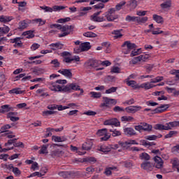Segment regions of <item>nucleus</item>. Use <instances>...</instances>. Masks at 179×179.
I'll return each instance as SVG.
<instances>
[{
    "instance_id": "nucleus-4",
    "label": "nucleus",
    "mask_w": 179,
    "mask_h": 179,
    "mask_svg": "<svg viewBox=\"0 0 179 179\" xmlns=\"http://www.w3.org/2000/svg\"><path fill=\"white\" fill-rule=\"evenodd\" d=\"M122 47L123 54H129L134 48H136V45L131 43V41H125L122 45Z\"/></svg>"
},
{
    "instance_id": "nucleus-40",
    "label": "nucleus",
    "mask_w": 179,
    "mask_h": 179,
    "mask_svg": "<svg viewBox=\"0 0 179 179\" xmlns=\"http://www.w3.org/2000/svg\"><path fill=\"white\" fill-rule=\"evenodd\" d=\"M48 144L46 145H43L41 146V150L39 151L40 155H45V153H48V150L47 149H48Z\"/></svg>"
},
{
    "instance_id": "nucleus-27",
    "label": "nucleus",
    "mask_w": 179,
    "mask_h": 179,
    "mask_svg": "<svg viewBox=\"0 0 179 179\" xmlns=\"http://www.w3.org/2000/svg\"><path fill=\"white\" fill-rule=\"evenodd\" d=\"M155 85L153 84H151L149 82H147L145 83H143L140 85V89H145V90H149V89H152V87H155Z\"/></svg>"
},
{
    "instance_id": "nucleus-38",
    "label": "nucleus",
    "mask_w": 179,
    "mask_h": 179,
    "mask_svg": "<svg viewBox=\"0 0 179 179\" xmlns=\"http://www.w3.org/2000/svg\"><path fill=\"white\" fill-rule=\"evenodd\" d=\"M113 170H117V167L110 166V167L106 168L104 174H106V176H111V174H113V172H112Z\"/></svg>"
},
{
    "instance_id": "nucleus-45",
    "label": "nucleus",
    "mask_w": 179,
    "mask_h": 179,
    "mask_svg": "<svg viewBox=\"0 0 179 179\" xmlns=\"http://www.w3.org/2000/svg\"><path fill=\"white\" fill-rule=\"evenodd\" d=\"M57 112L54 110H45L42 112L43 117H48V115H52Z\"/></svg>"
},
{
    "instance_id": "nucleus-1",
    "label": "nucleus",
    "mask_w": 179,
    "mask_h": 179,
    "mask_svg": "<svg viewBox=\"0 0 179 179\" xmlns=\"http://www.w3.org/2000/svg\"><path fill=\"white\" fill-rule=\"evenodd\" d=\"M117 104V101L114 99H110L108 97H103L102 100V103L100 104V108L102 110H108L113 106H115Z\"/></svg>"
},
{
    "instance_id": "nucleus-46",
    "label": "nucleus",
    "mask_w": 179,
    "mask_h": 179,
    "mask_svg": "<svg viewBox=\"0 0 179 179\" xmlns=\"http://www.w3.org/2000/svg\"><path fill=\"white\" fill-rule=\"evenodd\" d=\"M108 130L107 129H102L97 131L96 134L98 136H104L106 134H107Z\"/></svg>"
},
{
    "instance_id": "nucleus-10",
    "label": "nucleus",
    "mask_w": 179,
    "mask_h": 179,
    "mask_svg": "<svg viewBox=\"0 0 179 179\" xmlns=\"http://www.w3.org/2000/svg\"><path fill=\"white\" fill-rule=\"evenodd\" d=\"M103 125H114L115 127H120V122L117 118L109 119L103 122Z\"/></svg>"
},
{
    "instance_id": "nucleus-5",
    "label": "nucleus",
    "mask_w": 179,
    "mask_h": 179,
    "mask_svg": "<svg viewBox=\"0 0 179 179\" xmlns=\"http://www.w3.org/2000/svg\"><path fill=\"white\" fill-rule=\"evenodd\" d=\"M64 92H68L69 93H71L72 90H80V93H83V89H80V86H79L76 83H69L65 87H64L63 89Z\"/></svg>"
},
{
    "instance_id": "nucleus-19",
    "label": "nucleus",
    "mask_w": 179,
    "mask_h": 179,
    "mask_svg": "<svg viewBox=\"0 0 179 179\" xmlns=\"http://www.w3.org/2000/svg\"><path fill=\"white\" fill-rule=\"evenodd\" d=\"M59 73H61L64 76H66V78H69V79H71L73 75L72 72L69 69H62L58 71Z\"/></svg>"
},
{
    "instance_id": "nucleus-44",
    "label": "nucleus",
    "mask_w": 179,
    "mask_h": 179,
    "mask_svg": "<svg viewBox=\"0 0 179 179\" xmlns=\"http://www.w3.org/2000/svg\"><path fill=\"white\" fill-rule=\"evenodd\" d=\"M125 20L126 22H138V17L127 15Z\"/></svg>"
},
{
    "instance_id": "nucleus-28",
    "label": "nucleus",
    "mask_w": 179,
    "mask_h": 179,
    "mask_svg": "<svg viewBox=\"0 0 179 179\" xmlns=\"http://www.w3.org/2000/svg\"><path fill=\"white\" fill-rule=\"evenodd\" d=\"M12 128V126L10 124H4L3 125L0 129V134H8V132H10V131L8 129H10Z\"/></svg>"
},
{
    "instance_id": "nucleus-9",
    "label": "nucleus",
    "mask_w": 179,
    "mask_h": 179,
    "mask_svg": "<svg viewBox=\"0 0 179 179\" xmlns=\"http://www.w3.org/2000/svg\"><path fill=\"white\" fill-rule=\"evenodd\" d=\"M49 89L52 92H64V86H61L57 83H53L49 85Z\"/></svg>"
},
{
    "instance_id": "nucleus-20",
    "label": "nucleus",
    "mask_w": 179,
    "mask_h": 179,
    "mask_svg": "<svg viewBox=\"0 0 179 179\" xmlns=\"http://www.w3.org/2000/svg\"><path fill=\"white\" fill-rule=\"evenodd\" d=\"M92 146H93V141L88 140L83 144L82 148L83 150H90Z\"/></svg>"
},
{
    "instance_id": "nucleus-8",
    "label": "nucleus",
    "mask_w": 179,
    "mask_h": 179,
    "mask_svg": "<svg viewBox=\"0 0 179 179\" xmlns=\"http://www.w3.org/2000/svg\"><path fill=\"white\" fill-rule=\"evenodd\" d=\"M15 107L10 105H3L1 106L0 114H5V113H10V111H15Z\"/></svg>"
},
{
    "instance_id": "nucleus-61",
    "label": "nucleus",
    "mask_w": 179,
    "mask_h": 179,
    "mask_svg": "<svg viewBox=\"0 0 179 179\" xmlns=\"http://www.w3.org/2000/svg\"><path fill=\"white\" fill-rule=\"evenodd\" d=\"M6 135H7V138L8 139H12L16 137V135L13 133V131H8V133H6Z\"/></svg>"
},
{
    "instance_id": "nucleus-15",
    "label": "nucleus",
    "mask_w": 179,
    "mask_h": 179,
    "mask_svg": "<svg viewBox=\"0 0 179 179\" xmlns=\"http://www.w3.org/2000/svg\"><path fill=\"white\" fill-rule=\"evenodd\" d=\"M142 110V106H129L125 108V111L127 113H136V111H139Z\"/></svg>"
},
{
    "instance_id": "nucleus-25",
    "label": "nucleus",
    "mask_w": 179,
    "mask_h": 179,
    "mask_svg": "<svg viewBox=\"0 0 179 179\" xmlns=\"http://www.w3.org/2000/svg\"><path fill=\"white\" fill-rule=\"evenodd\" d=\"M126 83L128 86H131L133 89H140L141 85L136 84L135 80H126Z\"/></svg>"
},
{
    "instance_id": "nucleus-47",
    "label": "nucleus",
    "mask_w": 179,
    "mask_h": 179,
    "mask_svg": "<svg viewBox=\"0 0 179 179\" xmlns=\"http://www.w3.org/2000/svg\"><path fill=\"white\" fill-rule=\"evenodd\" d=\"M127 4V1H122L120 3H119L118 4H117L115 6V10H121V9H122V6H124V5Z\"/></svg>"
},
{
    "instance_id": "nucleus-11",
    "label": "nucleus",
    "mask_w": 179,
    "mask_h": 179,
    "mask_svg": "<svg viewBox=\"0 0 179 179\" xmlns=\"http://www.w3.org/2000/svg\"><path fill=\"white\" fill-rule=\"evenodd\" d=\"M100 64H101V61L100 60L90 59L88 62H87L86 65L90 68L94 69V68H97V66H100Z\"/></svg>"
},
{
    "instance_id": "nucleus-36",
    "label": "nucleus",
    "mask_w": 179,
    "mask_h": 179,
    "mask_svg": "<svg viewBox=\"0 0 179 179\" xmlns=\"http://www.w3.org/2000/svg\"><path fill=\"white\" fill-rule=\"evenodd\" d=\"M141 125H143V131H145L146 132H150V131H152V128H153L151 124L146 122L141 123Z\"/></svg>"
},
{
    "instance_id": "nucleus-26",
    "label": "nucleus",
    "mask_w": 179,
    "mask_h": 179,
    "mask_svg": "<svg viewBox=\"0 0 179 179\" xmlns=\"http://www.w3.org/2000/svg\"><path fill=\"white\" fill-rule=\"evenodd\" d=\"M13 20V17L6 16V15H1L0 16V22L1 23H8L10 22V20Z\"/></svg>"
},
{
    "instance_id": "nucleus-37",
    "label": "nucleus",
    "mask_w": 179,
    "mask_h": 179,
    "mask_svg": "<svg viewBox=\"0 0 179 179\" xmlns=\"http://www.w3.org/2000/svg\"><path fill=\"white\" fill-rule=\"evenodd\" d=\"M127 6H129L130 9H135L138 6V1L136 0H130L127 4Z\"/></svg>"
},
{
    "instance_id": "nucleus-48",
    "label": "nucleus",
    "mask_w": 179,
    "mask_h": 179,
    "mask_svg": "<svg viewBox=\"0 0 179 179\" xmlns=\"http://www.w3.org/2000/svg\"><path fill=\"white\" fill-rule=\"evenodd\" d=\"M83 36H84V37H89V38L97 37V34H96L92 31L85 32L83 34Z\"/></svg>"
},
{
    "instance_id": "nucleus-54",
    "label": "nucleus",
    "mask_w": 179,
    "mask_h": 179,
    "mask_svg": "<svg viewBox=\"0 0 179 179\" xmlns=\"http://www.w3.org/2000/svg\"><path fill=\"white\" fill-rule=\"evenodd\" d=\"M52 9L55 12H59V10H63V9H65V6H54L52 7Z\"/></svg>"
},
{
    "instance_id": "nucleus-32",
    "label": "nucleus",
    "mask_w": 179,
    "mask_h": 179,
    "mask_svg": "<svg viewBox=\"0 0 179 179\" xmlns=\"http://www.w3.org/2000/svg\"><path fill=\"white\" fill-rule=\"evenodd\" d=\"M80 48L83 52V51H89L90 50V48H92V46H90V43L85 42V43L80 44Z\"/></svg>"
},
{
    "instance_id": "nucleus-49",
    "label": "nucleus",
    "mask_w": 179,
    "mask_h": 179,
    "mask_svg": "<svg viewBox=\"0 0 179 179\" xmlns=\"http://www.w3.org/2000/svg\"><path fill=\"white\" fill-rule=\"evenodd\" d=\"M51 65H53L54 68H59L61 63L59 62L58 59H55L50 62Z\"/></svg>"
},
{
    "instance_id": "nucleus-41",
    "label": "nucleus",
    "mask_w": 179,
    "mask_h": 179,
    "mask_svg": "<svg viewBox=\"0 0 179 179\" xmlns=\"http://www.w3.org/2000/svg\"><path fill=\"white\" fill-rule=\"evenodd\" d=\"M152 34L154 35H156V34H164V36H169L170 35V32H169V31L164 32L163 31H161L160 29H157V30H156V31H152Z\"/></svg>"
},
{
    "instance_id": "nucleus-60",
    "label": "nucleus",
    "mask_w": 179,
    "mask_h": 179,
    "mask_svg": "<svg viewBox=\"0 0 179 179\" xmlns=\"http://www.w3.org/2000/svg\"><path fill=\"white\" fill-rule=\"evenodd\" d=\"M17 112L10 111L9 113H7L6 117L7 118H10L12 117H17Z\"/></svg>"
},
{
    "instance_id": "nucleus-13",
    "label": "nucleus",
    "mask_w": 179,
    "mask_h": 179,
    "mask_svg": "<svg viewBox=\"0 0 179 179\" xmlns=\"http://www.w3.org/2000/svg\"><path fill=\"white\" fill-rule=\"evenodd\" d=\"M154 161L155 166L156 167V169H163V164H164V162H163L162 157L156 156L154 157Z\"/></svg>"
},
{
    "instance_id": "nucleus-34",
    "label": "nucleus",
    "mask_w": 179,
    "mask_h": 179,
    "mask_svg": "<svg viewBox=\"0 0 179 179\" xmlns=\"http://www.w3.org/2000/svg\"><path fill=\"white\" fill-rule=\"evenodd\" d=\"M83 162L85 163H90V164H94L97 162V159L94 157H87L83 159Z\"/></svg>"
},
{
    "instance_id": "nucleus-2",
    "label": "nucleus",
    "mask_w": 179,
    "mask_h": 179,
    "mask_svg": "<svg viewBox=\"0 0 179 179\" xmlns=\"http://www.w3.org/2000/svg\"><path fill=\"white\" fill-rule=\"evenodd\" d=\"M106 21L107 22H114L118 19V15L115 14V8H109L104 14Z\"/></svg>"
},
{
    "instance_id": "nucleus-6",
    "label": "nucleus",
    "mask_w": 179,
    "mask_h": 179,
    "mask_svg": "<svg viewBox=\"0 0 179 179\" xmlns=\"http://www.w3.org/2000/svg\"><path fill=\"white\" fill-rule=\"evenodd\" d=\"M101 10L94 13L93 15L90 16V20L92 22H96L98 23H101L103 22H106V17L104 14L102 16H100L101 13Z\"/></svg>"
},
{
    "instance_id": "nucleus-17",
    "label": "nucleus",
    "mask_w": 179,
    "mask_h": 179,
    "mask_svg": "<svg viewBox=\"0 0 179 179\" xmlns=\"http://www.w3.org/2000/svg\"><path fill=\"white\" fill-rule=\"evenodd\" d=\"M47 171H48V169L44 168L43 169L41 170V172H34L31 173L29 176V178H30L31 177H43V176H45Z\"/></svg>"
},
{
    "instance_id": "nucleus-52",
    "label": "nucleus",
    "mask_w": 179,
    "mask_h": 179,
    "mask_svg": "<svg viewBox=\"0 0 179 179\" xmlns=\"http://www.w3.org/2000/svg\"><path fill=\"white\" fill-rule=\"evenodd\" d=\"M148 17H137V23H146Z\"/></svg>"
},
{
    "instance_id": "nucleus-59",
    "label": "nucleus",
    "mask_w": 179,
    "mask_h": 179,
    "mask_svg": "<svg viewBox=\"0 0 179 179\" xmlns=\"http://www.w3.org/2000/svg\"><path fill=\"white\" fill-rule=\"evenodd\" d=\"M145 139H146L147 141H156V139H157V136L156 135L147 136L145 137Z\"/></svg>"
},
{
    "instance_id": "nucleus-3",
    "label": "nucleus",
    "mask_w": 179,
    "mask_h": 179,
    "mask_svg": "<svg viewBox=\"0 0 179 179\" xmlns=\"http://www.w3.org/2000/svg\"><path fill=\"white\" fill-rule=\"evenodd\" d=\"M51 29H57L58 30H62V31L68 32L69 34H71V32L75 27L73 25H61L59 24H53L50 25Z\"/></svg>"
},
{
    "instance_id": "nucleus-22",
    "label": "nucleus",
    "mask_w": 179,
    "mask_h": 179,
    "mask_svg": "<svg viewBox=\"0 0 179 179\" xmlns=\"http://www.w3.org/2000/svg\"><path fill=\"white\" fill-rule=\"evenodd\" d=\"M163 3L160 4L162 9H169L171 8V0H162Z\"/></svg>"
},
{
    "instance_id": "nucleus-42",
    "label": "nucleus",
    "mask_w": 179,
    "mask_h": 179,
    "mask_svg": "<svg viewBox=\"0 0 179 179\" xmlns=\"http://www.w3.org/2000/svg\"><path fill=\"white\" fill-rule=\"evenodd\" d=\"M139 157L141 160H146V161L150 160V156L146 152H143L140 154Z\"/></svg>"
},
{
    "instance_id": "nucleus-21",
    "label": "nucleus",
    "mask_w": 179,
    "mask_h": 179,
    "mask_svg": "<svg viewBox=\"0 0 179 179\" xmlns=\"http://www.w3.org/2000/svg\"><path fill=\"white\" fill-rule=\"evenodd\" d=\"M141 168L143 170H147L148 171H152L153 169V164L149 162H143L141 164Z\"/></svg>"
},
{
    "instance_id": "nucleus-18",
    "label": "nucleus",
    "mask_w": 179,
    "mask_h": 179,
    "mask_svg": "<svg viewBox=\"0 0 179 179\" xmlns=\"http://www.w3.org/2000/svg\"><path fill=\"white\" fill-rule=\"evenodd\" d=\"M166 124V131H170L176 127H179V121L169 122Z\"/></svg>"
},
{
    "instance_id": "nucleus-53",
    "label": "nucleus",
    "mask_w": 179,
    "mask_h": 179,
    "mask_svg": "<svg viewBox=\"0 0 179 179\" xmlns=\"http://www.w3.org/2000/svg\"><path fill=\"white\" fill-rule=\"evenodd\" d=\"M10 30V29H9V27L4 26L3 27H0V32L3 33L4 34L9 33Z\"/></svg>"
},
{
    "instance_id": "nucleus-62",
    "label": "nucleus",
    "mask_w": 179,
    "mask_h": 179,
    "mask_svg": "<svg viewBox=\"0 0 179 179\" xmlns=\"http://www.w3.org/2000/svg\"><path fill=\"white\" fill-rule=\"evenodd\" d=\"M141 54V49L134 50L131 52L130 57H136V55H139Z\"/></svg>"
},
{
    "instance_id": "nucleus-24",
    "label": "nucleus",
    "mask_w": 179,
    "mask_h": 179,
    "mask_svg": "<svg viewBox=\"0 0 179 179\" xmlns=\"http://www.w3.org/2000/svg\"><path fill=\"white\" fill-rule=\"evenodd\" d=\"M170 163L172 164V169H178L179 159L177 157H174L170 159Z\"/></svg>"
},
{
    "instance_id": "nucleus-7",
    "label": "nucleus",
    "mask_w": 179,
    "mask_h": 179,
    "mask_svg": "<svg viewBox=\"0 0 179 179\" xmlns=\"http://www.w3.org/2000/svg\"><path fill=\"white\" fill-rule=\"evenodd\" d=\"M60 177L63 178H75L78 176V172L74 171H62L59 173Z\"/></svg>"
},
{
    "instance_id": "nucleus-64",
    "label": "nucleus",
    "mask_w": 179,
    "mask_h": 179,
    "mask_svg": "<svg viewBox=\"0 0 179 179\" xmlns=\"http://www.w3.org/2000/svg\"><path fill=\"white\" fill-rule=\"evenodd\" d=\"M41 8H42L45 12H53L54 10L51 7L48 6H41Z\"/></svg>"
},
{
    "instance_id": "nucleus-35",
    "label": "nucleus",
    "mask_w": 179,
    "mask_h": 179,
    "mask_svg": "<svg viewBox=\"0 0 179 179\" xmlns=\"http://www.w3.org/2000/svg\"><path fill=\"white\" fill-rule=\"evenodd\" d=\"M178 135V131H170L169 134L164 136L165 139H170V138H174Z\"/></svg>"
},
{
    "instance_id": "nucleus-43",
    "label": "nucleus",
    "mask_w": 179,
    "mask_h": 179,
    "mask_svg": "<svg viewBox=\"0 0 179 179\" xmlns=\"http://www.w3.org/2000/svg\"><path fill=\"white\" fill-rule=\"evenodd\" d=\"M152 19H153V20L157 22V23H163V17H162L160 15H157L156 14H154L152 15Z\"/></svg>"
},
{
    "instance_id": "nucleus-23",
    "label": "nucleus",
    "mask_w": 179,
    "mask_h": 179,
    "mask_svg": "<svg viewBox=\"0 0 179 179\" xmlns=\"http://www.w3.org/2000/svg\"><path fill=\"white\" fill-rule=\"evenodd\" d=\"M26 90H22L20 87L14 88L9 91V93L10 94H23V93H25Z\"/></svg>"
},
{
    "instance_id": "nucleus-12",
    "label": "nucleus",
    "mask_w": 179,
    "mask_h": 179,
    "mask_svg": "<svg viewBox=\"0 0 179 179\" xmlns=\"http://www.w3.org/2000/svg\"><path fill=\"white\" fill-rule=\"evenodd\" d=\"M169 107L170 106L169 104H164L161 105L155 110H152V111L154 114H159L160 113H164V111H166V110H167V108H169Z\"/></svg>"
},
{
    "instance_id": "nucleus-58",
    "label": "nucleus",
    "mask_w": 179,
    "mask_h": 179,
    "mask_svg": "<svg viewBox=\"0 0 179 179\" xmlns=\"http://www.w3.org/2000/svg\"><path fill=\"white\" fill-rule=\"evenodd\" d=\"M27 26H28L27 23L24 21H22L19 23V29H21L22 30L26 29Z\"/></svg>"
},
{
    "instance_id": "nucleus-14",
    "label": "nucleus",
    "mask_w": 179,
    "mask_h": 179,
    "mask_svg": "<svg viewBox=\"0 0 179 179\" xmlns=\"http://www.w3.org/2000/svg\"><path fill=\"white\" fill-rule=\"evenodd\" d=\"M124 134L127 136H135V135H138L136 131L132 127H125L124 129Z\"/></svg>"
},
{
    "instance_id": "nucleus-51",
    "label": "nucleus",
    "mask_w": 179,
    "mask_h": 179,
    "mask_svg": "<svg viewBox=\"0 0 179 179\" xmlns=\"http://www.w3.org/2000/svg\"><path fill=\"white\" fill-rule=\"evenodd\" d=\"M110 132H112V136H121V131L117 130V129H110L109 130Z\"/></svg>"
},
{
    "instance_id": "nucleus-16",
    "label": "nucleus",
    "mask_w": 179,
    "mask_h": 179,
    "mask_svg": "<svg viewBox=\"0 0 179 179\" xmlns=\"http://www.w3.org/2000/svg\"><path fill=\"white\" fill-rule=\"evenodd\" d=\"M21 38L20 37H17L13 39L10 40V43L12 44H14V47H22L23 46V43H22V41H20Z\"/></svg>"
},
{
    "instance_id": "nucleus-57",
    "label": "nucleus",
    "mask_w": 179,
    "mask_h": 179,
    "mask_svg": "<svg viewBox=\"0 0 179 179\" xmlns=\"http://www.w3.org/2000/svg\"><path fill=\"white\" fill-rule=\"evenodd\" d=\"M110 138H111V134L106 133V134H105L103 136L100 138V141L101 142L107 141Z\"/></svg>"
},
{
    "instance_id": "nucleus-56",
    "label": "nucleus",
    "mask_w": 179,
    "mask_h": 179,
    "mask_svg": "<svg viewBox=\"0 0 179 179\" xmlns=\"http://www.w3.org/2000/svg\"><path fill=\"white\" fill-rule=\"evenodd\" d=\"M90 94L92 95V97H94V99H100V97H101V93L100 92H91Z\"/></svg>"
},
{
    "instance_id": "nucleus-29",
    "label": "nucleus",
    "mask_w": 179,
    "mask_h": 179,
    "mask_svg": "<svg viewBox=\"0 0 179 179\" xmlns=\"http://www.w3.org/2000/svg\"><path fill=\"white\" fill-rule=\"evenodd\" d=\"M52 141L55 142H66L68 139L65 136H52Z\"/></svg>"
},
{
    "instance_id": "nucleus-50",
    "label": "nucleus",
    "mask_w": 179,
    "mask_h": 179,
    "mask_svg": "<svg viewBox=\"0 0 179 179\" xmlns=\"http://www.w3.org/2000/svg\"><path fill=\"white\" fill-rule=\"evenodd\" d=\"M132 120H134V117L131 116H122L121 117V121L126 122H131Z\"/></svg>"
},
{
    "instance_id": "nucleus-31",
    "label": "nucleus",
    "mask_w": 179,
    "mask_h": 179,
    "mask_svg": "<svg viewBox=\"0 0 179 179\" xmlns=\"http://www.w3.org/2000/svg\"><path fill=\"white\" fill-rule=\"evenodd\" d=\"M50 46L54 51H55V50H62L64 48V45L59 43H52Z\"/></svg>"
},
{
    "instance_id": "nucleus-33",
    "label": "nucleus",
    "mask_w": 179,
    "mask_h": 179,
    "mask_svg": "<svg viewBox=\"0 0 179 179\" xmlns=\"http://www.w3.org/2000/svg\"><path fill=\"white\" fill-rule=\"evenodd\" d=\"M154 129L158 131H167L166 124H165V125L162 124H157L154 126Z\"/></svg>"
},
{
    "instance_id": "nucleus-63",
    "label": "nucleus",
    "mask_w": 179,
    "mask_h": 179,
    "mask_svg": "<svg viewBox=\"0 0 179 179\" xmlns=\"http://www.w3.org/2000/svg\"><path fill=\"white\" fill-rule=\"evenodd\" d=\"M71 20V17L62 18L57 20V23H66V22H69Z\"/></svg>"
},
{
    "instance_id": "nucleus-39",
    "label": "nucleus",
    "mask_w": 179,
    "mask_h": 179,
    "mask_svg": "<svg viewBox=\"0 0 179 179\" xmlns=\"http://www.w3.org/2000/svg\"><path fill=\"white\" fill-rule=\"evenodd\" d=\"M98 150H99V152H103V153H108V152L111 151V149L106 145H101L98 148Z\"/></svg>"
},
{
    "instance_id": "nucleus-30",
    "label": "nucleus",
    "mask_w": 179,
    "mask_h": 179,
    "mask_svg": "<svg viewBox=\"0 0 179 179\" xmlns=\"http://www.w3.org/2000/svg\"><path fill=\"white\" fill-rule=\"evenodd\" d=\"M121 31H122V29L113 30L112 31V34L114 35L113 38H115V40H117V38H121V37H122V34H121Z\"/></svg>"
},
{
    "instance_id": "nucleus-55",
    "label": "nucleus",
    "mask_w": 179,
    "mask_h": 179,
    "mask_svg": "<svg viewBox=\"0 0 179 179\" xmlns=\"http://www.w3.org/2000/svg\"><path fill=\"white\" fill-rule=\"evenodd\" d=\"M117 87H112L108 90H106V94H110V93H115V92H117Z\"/></svg>"
}]
</instances>
